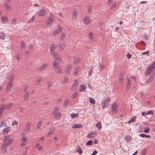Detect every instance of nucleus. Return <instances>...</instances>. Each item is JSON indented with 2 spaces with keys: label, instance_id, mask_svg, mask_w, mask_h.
Returning <instances> with one entry per match:
<instances>
[{
  "label": "nucleus",
  "instance_id": "44",
  "mask_svg": "<svg viewBox=\"0 0 155 155\" xmlns=\"http://www.w3.org/2000/svg\"><path fill=\"white\" fill-rule=\"evenodd\" d=\"M154 75V74H153L150 76L148 80V81L149 82H151L153 80V77Z\"/></svg>",
  "mask_w": 155,
  "mask_h": 155
},
{
  "label": "nucleus",
  "instance_id": "36",
  "mask_svg": "<svg viewBox=\"0 0 155 155\" xmlns=\"http://www.w3.org/2000/svg\"><path fill=\"white\" fill-rule=\"evenodd\" d=\"M4 5L5 8L7 10H11L12 8L9 5L5 3H4Z\"/></svg>",
  "mask_w": 155,
  "mask_h": 155
},
{
  "label": "nucleus",
  "instance_id": "2",
  "mask_svg": "<svg viewBox=\"0 0 155 155\" xmlns=\"http://www.w3.org/2000/svg\"><path fill=\"white\" fill-rule=\"evenodd\" d=\"M12 141L13 139L11 138L10 135L5 136L4 137L3 143L5 145L8 146L12 143Z\"/></svg>",
  "mask_w": 155,
  "mask_h": 155
},
{
  "label": "nucleus",
  "instance_id": "40",
  "mask_svg": "<svg viewBox=\"0 0 155 155\" xmlns=\"http://www.w3.org/2000/svg\"><path fill=\"white\" fill-rule=\"evenodd\" d=\"M25 94L23 97V98L24 100H26L28 98V97L29 96V94L28 93H25Z\"/></svg>",
  "mask_w": 155,
  "mask_h": 155
},
{
  "label": "nucleus",
  "instance_id": "4",
  "mask_svg": "<svg viewBox=\"0 0 155 155\" xmlns=\"http://www.w3.org/2000/svg\"><path fill=\"white\" fill-rule=\"evenodd\" d=\"M54 17L52 14L50 13L48 19L47 20L46 23L48 26L51 27V26L52 21L54 20Z\"/></svg>",
  "mask_w": 155,
  "mask_h": 155
},
{
  "label": "nucleus",
  "instance_id": "33",
  "mask_svg": "<svg viewBox=\"0 0 155 155\" xmlns=\"http://www.w3.org/2000/svg\"><path fill=\"white\" fill-rule=\"evenodd\" d=\"M57 47V45H54L53 44L52 45H51L50 46V50L51 51H53L54 50L55 48Z\"/></svg>",
  "mask_w": 155,
  "mask_h": 155
},
{
  "label": "nucleus",
  "instance_id": "48",
  "mask_svg": "<svg viewBox=\"0 0 155 155\" xmlns=\"http://www.w3.org/2000/svg\"><path fill=\"white\" fill-rule=\"evenodd\" d=\"M92 141L91 140L88 141L86 143L87 145H91L92 144Z\"/></svg>",
  "mask_w": 155,
  "mask_h": 155
},
{
  "label": "nucleus",
  "instance_id": "35",
  "mask_svg": "<svg viewBox=\"0 0 155 155\" xmlns=\"http://www.w3.org/2000/svg\"><path fill=\"white\" fill-rule=\"evenodd\" d=\"M76 151L78 152L79 153L81 154L82 153V151L81 147L78 146L77 148Z\"/></svg>",
  "mask_w": 155,
  "mask_h": 155
},
{
  "label": "nucleus",
  "instance_id": "49",
  "mask_svg": "<svg viewBox=\"0 0 155 155\" xmlns=\"http://www.w3.org/2000/svg\"><path fill=\"white\" fill-rule=\"evenodd\" d=\"M69 101L68 100H65L64 101V104H63V106L64 107H66L68 105Z\"/></svg>",
  "mask_w": 155,
  "mask_h": 155
},
{
  "label": "nucleus",
  "instance_id": "6",
  "mask_svg": "<svg viewBox=\"0 0 155 155\" xmlns=\"http://www.w3.org/2000/svg\"><path fill=\"white\" fill-rule=\"evenodd\" d=\"M110 103V98H107L102 103L101 105L102 108L104 109L105 108H107L109 105Z\"/></svg>",
  "mask_w": 155,
  "mask_h": 155
},
{
  "label": "nucleus",
  "instance_id": "58",
  "mask_svg": "<svg viewBox=\"0 0 155 155\" xmlns=\"http://www.w3.org/2000/svg\"><path fill=\"white\" fill-rule=\"evenodd\" d=\"M126 56H127V58L129 59L131 58L132 56L131 54L128 53H127V54L126 55Z\"/></svg>",
  "mask_w": 155,
  "mask_h": 155
},
{
  "label": "nucleus",
  "instance_id": "62",
  "mask_svg": "<svg viewBox=\"0 0 155 155\" xmlns=\"http://www.w3.org/2000/svg\"><path fill=\"white\" fill-rule=\"evenodd\" d=\"M65 35L64 34H62L61 38V39H63L65 37Z\"/></svg>",
  "mask_w": 155,
  "mask_h": 155
},
{
  "label": "nucleus",
  "instance_id": "45",
  "mask_svg": "<svg viewBox=\"0 0 155 155\" xmlns=\"http://www.w3.org/2000/svg\"><path fill=\"white\" fill-rule=\"evenodd\" d=\"M52 83L51 82H47V86L48 89L51 88V87L52 86Z\"/></svg>",
  "mask_w": 155,
  "mask_h": 155
},
{
  "label": "nucleus",
  "instance_id": "13",
  "mask_svg": "<svg viewBox=\"0 0 155 155\" xmlns=\"http://www.w3.org/2000/svg\"><path fill=\"white\" fill-rule=\"evenodd\" d=\"M97 134L95 132H91L90 133H89L87 137L90 138H94L96 137Z\"/></svg>",
  "mask_w": 155,
  "mask_h": 155
},
{
  "label": "nucleus",
  "instance_id": "43",
  "mask_svg": "<svg viewBox=\"0 0 155 155\" xmlns=\"http://www.w3.org/2000/svg\"><path fill=\"white\" fill-rule=\"evenodd\" d=\"M93 33L92 32H90L89 35V40H91V41L93 40L92 39L93 37Z\"/></svg>",
  "mask_w": 155,
  "mask_h": 155
},
{
  "label": "nucleus",
  "instance_id": "59",
  "mask_svg": "<svg viewBox=\"0 0 155 155\" xmlns=\"http://www.w3.org/2000/svg\"><path fill=\"white\" fill-rule=\"evenodd\" d=\"M35 18V17L34 16H33L32 18H31V19L30 20V21H28V22H30V21H33L34 19Z\"/></svg>",
  "mask_w": 155,
  "mask_h": 155
},
{
  "label": "nucleus",
  "instance_id": "28",
  "mask_svg": "<svg viewBox=\"0 0 155 155\" xmlns=\"http://www.w3.org/2000/svg\"><path fill=\"white\" fill-rule=\"evenodd\" d=\"M12 85L11 84H9L6 87V90L7 91H9L11 89Z\"/></svg>",
  "mask_w": 155,
  "mask_h": 155
},
{
  "label": "nucleus",
  "instance_id": "46",
  "mask_svg": "<svg viewBox=\"0 0 155 155\" xmlns=\"http://www.w3.org/2000/svg\"><path fill=\"white\" fill-rule=\"evenodd\" d=\"M150 129L149 127H144V133H147L149 132Z\"/></svg>",
  "mask_w": 155,
  "mask_h": 155
},
{
  "label": "nucleus",
  "instance_id": "18",
  "mask_svg": "<svg viewBox=\"0 0 155 155\" xmlns=\"http://www.w3.org/2000/svg\"><path fill=\"white\" fill-rule=\"evenodd\" d=\"M47 64H43L41 66V67L38 69L39 71H42L46 69L47 67Z\"/></svg>",
  "mask_w": 155,
  "mask_h": 155
},
{
  "label": "nucleus",
  "instance_id": "15",
  "mask_svg": "<svg viewBox=\"0 0 155 155\" xmlns=\"http://www.w3.org/2000/svg\"><path fill=\"white\" fill-rule=\"evenodd\" d=\"M73 63L74 64L76 65L78 62H80V60L78 58H77L76 57H74L73 58Z\"/></svg>",
  "mask_w": 155,
  "mask_h": 155
},
{
  "label": "nucleus",
  "instance_id": "30",
  "mask_svg": "<svg viewBox=\"0 0 155 155\" xmlns=\"http://www.w3.org/2000/svg\"><path fill=\"white\" fill-rule=\"evenodd\" d=\"M30 124L29 123H28L25 126V130L27 131H29L30 130Z\"/></svg>",
  "mask_w": 155,
  "mask_h": 155
},
{
  "label": "nucleus",
  "instance_id": "41",
  "mask_svg": "<svg viewBox=\"0 0 155 155\" xmlns=\"http://www.w3.org/2000/svg\"><path fill=\"white\" fill-rule=\"evenodd\" d=\"M123 82V77L121 75L119 77V82L120 84H122Z\"/></svg>",
  "mask_w": 155,
  "mask_h": 155
},
{
  "label": "nucleus",
  "instance_id": "16",
  "mask_svg": "<svg viewBox=\"0 0 155 155\" xmlns=\"http://www.w3.org/2000/svg\"><path fill=\"white\" fill-rule=\"evenodd\" d=\"M83 127V125L80 124H75L73 126H72V127L74 129L77 128H82Z\"/></svg>",
  "mask_w": 155,
  "mask_h": 155
},
{
  "label": "nucleus",
  "instance_id": "34",
  "mask_svg": "<svg viewBox=\"0 0 155 155\" xmlns=\"http://www.w3.org/2000/svg\"><path fill=\"white\" fill-rule=\"evenodd\" d=\"M65 46V43H61V44H60V47L59 48V51H62L63 49H64V47Z\"/></svg>",
  "mask_w": 155,
  "mask_h": 155
},
{
  "label": "nucleus",
  "instance_id": "11",
  "mask_svg": "<svg viewBox=\"0 0 155 155\" xmlns=\"http://www.w3.org/2000/svg\"><path fill=\"white\" fill-rule=\"evenodd\" d=\"M46 11L44 9H41L38 12V15L41 16H44L46 14Z\"/></svg>",
  "mask_w": 155,
  "mask_h": 155
},
{
  "label": "nucleus",
  "instance_id": "63",
  "mask_svg": "<svg viewBox=\"0 0 155 155\" xmlns=\"http://www.w3.org/2000/svg\"><path fill=\"white\" fill-rule=\"evenodd\" d=\"M16 58L17 60H19L20 58V54H18L16 57Z\"/></svg>",
  "mask_w": 155,
  "mask_h": 155
},
{
  "label": "nucleus",
  "instance_id": "39",
  "mask_svg": "<svg viewBox=\"0 0 155 155\" xmlns=\"http://www.w3.org/2000/svg\"><path fill=\"white\" fill-rule=\"evenodd\" d=\"M5 109L4 107H0V117H1L3 114V111Z\"/></svg>",
  "mask_w": 155,
  "mask_h": 155
},
{
  "label": "nucleus",
  "instance_id": "32",
  "mask_svg": "<svg viewBox=\"0 0 155 155\" xmlns=\"http://www.w3.org/2000/svg\"><path fill=\"white\" fill-rule=\"evenodd\" d=\"M139 136L142 137H146L149 138L150 137V135H147L145 134H140Z\"/></svg>",
  "mask_w": 155,
  "mask_h": 155
},
{
  "label": "nucleus",
  "instance_id": "64",
  "mask_svg": "<svg viewBox=\"0 0 155 155\" xmlns=\"http://www.w3.org/2000/svg\"><path fill=\"white\" fill-rule=\"evenodd\" d=\"M113 0H109L108 1L107 3L109 4V5L112 3Z\"/></svg>",
  "mask_w": 155,
  "mask_h": 155
},
{
  "label": "nucleus",
  "instance_id": "21",
  "mask_svg": "<svg viewBox=\"0 0 155 155\" xmlns=\"http://www.w3.org/2000/svg\"><path fill=\"white\" fill-rule=\"evenodd\" d=\"M124 139L127 142L130 141L132 140V137L130 135H127L124 137Z\"/></svg>",
  "mask_w": 155,
  "mask_h": 155
},
{
  "label": "nucleus",
  "instance_id": "60",
  "mask_svg": "<svg viewBox=\"0 0 155 155\" xmlns=\"http://www.w3.org/2000/svg\"><path fill=\"white\" fill-rule=\"evenodd\" d=\"M97 153V151L94 150L93 151V153L91 154V155H95Z\"/></svg>",
  "mask_w": 155,
  "mask_h": 155
},
{
  "label": "nucleus",
  "instance_id": "26",
  "mask_svg": "<svg viewBox=\"0 0 155 155\" xmlns=\"http://www.w3.org/2000/svg\"><path fill=\"white\" fill-rule=\"evenodd\" d=\"M79 68L78 67H77L75 68L73 73L74 75H77L78 74L79 71Z\"/></svg>",
  "mask_w": 155,
  "mask_h": 155
},
{
  "label": "nucleus",
  "instance_id": "23",
  "mask_svg": "<svg viewBox=\"0 0 155 155\" xmlns=\"http://www.w3.org/2000/svg\"><path fill=\"white\" fill-rule=\"evenodd\" d=\"M55 130V128L54 127L52 126L51 127H50V129L49 130V131L48 133V135H49L51 134H52L54 132Z\"/></svg>",
  "mask_w": 155,
  "mask_h": 155
},
{
  "label": "nucleus",
  "instance_id": "51",
  "mask_svg": "<svg viewBox=\"0 0 155 155\" xmlns=\"http://www.w3.org/2000/svg\"><path fill=\"white\" fill-rule=\"evenodd\" d=\"M24 88L23 89V92L25 93H26V91L28 88V86L26 85H24Z\"/></svg>",
  "mask_w": 155,
  "mask_h": 155
},
{
  "label": "nucleus",
  "instance_id": "27",
  "mask_svg": "<svg viewBox=\"0 0 155 155\" xmlns=\"http://www.w3.org/2000/svg\"><path fill=\"white\" fill-rule=\"evenodd\" d=\"M9 130H10V128H9L8 127L7 128H5L2 131V132H3V134H5L8 133V132H9Z\"/></svg>",
  "mask_w": 155,
  "mask_h": 155
},
{
  "label": "nucleus",
  "instance_id": "25",
  "mask_svg": "<svg viewBox=\"0 0 155 155\" xmlns=\"http://www.w3.org/2000/svg\"><path fill=\"white\" fill-rule=\"evenodd\" d=\"M71 118H77L79 117V114H71L70 115Z\"/></svg>",
  "mask_w": 155,
  "mask_h": 155
},
{
  "label": "nucleus",
  "instance_id": "24",
  "mask_svg": "<svg viewBox=\"0 0 155 155\" xmlns=\"http://www.w3.org/2000/svg\"><path fill=\"white\" fill-rule=\"evenodd\" d=\"M21 49L22 50H25V41H22L21 45Z\"/></svg>",
  "mask_w": 155,
  "mask_h": 155
},
{
  "label": "nucleus",
  "instance_id": "53",
  "mask_svg": "<svg viewBox=\"0 0 155 155\" xmlns=\"http://www.w3.org/2000/svg\"><path fill=\"white\" fill-rule=\"evenodd\" d=\"M42 122L41 121H39L37 124V127L39 128L41 126Z\"/></svg>",
  "mask_w": 155,
  "mask_h": 155
},
{
  "label": "nucleus",
  "instance_id": "7",
  "mask_svg": "<svg viewBox=\"0 0 155 155\" xmlns=\"http://www.w3.org/2000/svg\"><path fill=\"white\" fill-rule=\"evenodd\" d=\"M112 112L113 113H116L118 111L117 106L115 103H113L111 105Z\"/></svg>",
  "mask_w": 155,
  "mask_h": 155
},
{
  "label": "nucleus",
  "instance_id": "10",
  "mask_svg": "<svg viewBox=\"0 0 155 155\" xmlns=\"http://www.w3.org/2000/svg\"><path fill=\"white\" fill-rule=\"evenodd\" d=\"M72 69V66L69 65H68L66 68L65 71V72L68 74H69Z\"/></svg>",
  "mask_w": 155,
  "mask_h": 155
},
{
  "label": "nucleus",
  "instance_id": "5",
  "mask_svg": "<svg viewBox=\"0 0 155 155\" xmlns=\"http://www.w3.org/2000/svg\"><path fill=\"white\" fill-rule=\"evenodd\" d=\"M155 68L154 66L152 65H149L147 67V70H146L145 74L146 76L150 75Z\"/></svg>",
  "mask_w": 155,
  "mask_h": 155
},
{
  "label": "nucleus",
  "instance_id": "19",
  "mask_svg": "<svg viewBox=\"0 0 155 155\" xmlns=\"http://www.w3.org/2000/svg\"><path fill=\"white\" fill-rule=\"evenodd\" d=\"M8 146L5 145V144L3 143V144L2 145V151L3 152L6 153L7 152V148L8 147Z\"/></svg>",
  "mask_w": 155,
  "mask_h": 155
},
{
  "label": "nucleus",
  "instance_id": "38",
  "mask_svg": "<svg viewBox=\"0 0 155 155\" xmlns=\"http://www.w3.org/2000/svg\"><path fill=\"white\" fill-rule=\"evenodd\" d=\"M68 78L67 77H65L64 78V80L63 81V84H65L68 82Z\"/></svg>",
  "mask_w": 155,
  "mask_h": 155
},
{
  "label": "nucleus",
  "instance_id": "1",
  "mask_svg": "<svg viewBox=\"0 0 155 155\" xmlns=\"http://www.w3.org/2000/svg\"><path fill=\"white\" fill-rule=\"evenodd\" d=\"M51 55L55 59L53 62V68L55 71L59 73H61L59 66L60 65L59 62H61V59L59 55L56 52H53L51 53Z\"/></svg>",
  "mask_w": 155,
  "mask_h": 155
},
{
  "label": "nucleus",
  "instance_id": "50",
  "mask_svg": "<svg viewBox=\"0 0 155 155\" xmlns=\"http://www.w3.org/2000/svg\"><path fill=\"white\" fill-rule=\"evenodd\" d=\"M153 114V111L152 110H149L146 112L147 114Z\"/></svg>",
  "mask_w": 155,
  "mask_h": 155
},
{
  "label": "nucleus",
  "instance_id": "42",
  "mask_svg": "<svg viewBox=\"0 0 155 155\" xmlns=\"http://www.w3.org/2000/svg\"><path fill=\"white\" fill-rule=\"evenodd\" d=\"M90 103L92 104H94L95 103V101L94 99L91 97H89Z\"/></svg>",
  "mask_w": 155,
  "mask_h": 155
},
{
  "label": "nucleus",
  "instance_id": "56",
  "mask_svg": "<svg viewBox=\"0 0 155 155\" xmlns=\"http://www.w3.org/2000/svg\"><path fill=\"white\" fill-rule=\"evenodd\" d=\"M87 11L88 12H91V5H89L88 8H87Z\"/></svg>",
  "mask_w": 155,
  "mask_h": 155
},
{
  "label": "nucleus",
  "instance_id": "22",
  "mask_svg": "<svg viewBox=\"0 0 155 155\" xmlns=\"http://www.w3.org/2000/svg\"><path fill=\"white\" fill-rule=\"evenodd\" d=\"M78 12L76 10H74L72 14V18L73 19H75L77 17Z\"/></svg>",
  "mask_w": 155,
  "mask_h": 155
},
{
  "label": "nucleus",
  "instance_id": "55",
  "mask_svg": "<svg viewBox=\"0 0 155 155\" xmlns=\"http://www.w3.org/2000/svg\"><path fill=\"white\" fill-rule=\"evenodd\" d=\"M136 116L133 117L132 119H131V120L132 122H134L136 121Z\"/></svg>",
  "mask_w": 155,
  "mask_h": 155
},
{
  "label": "nucleus",
  "instance_id": "37",
  "mask_svg": "<svg viewBox=\"0 0 155 155\" xmlns=\"http://www.w3.org/2000/svg\"><path fill=\"white\" fill-rule=\"evenodd\" d=\"M12 106V104L11 103L9 104L6 105V106H4L5 109H9L11 108Z\"/></svg>",
  "mask_w": 155,
  "mask_h": 155
},
{
  "label": "nucleus",
  "instance_id": "31",
  "mask_svg": "<svg viewBox=\"0 0 155 155\" xmlns=\"http://www.w3.org/2000/svg\"><path fill=\"white\" fill-rule=\"evenodd\" d=\"M5 34L2 32H0V39L4 40L5 39Z\"/></svg>",
  "mask_w": 155,
  "mask_h": 155
},
{
  "label": "nucleus",
  "instance_id": "3",
  "mask_svg": "<svg viewBox=\"0 0 155 155\" xmlns=\"http://www.w3.org/2000/svg\"><path fill=\"white\" fill-rule=\"evenodd\" d=\"M59 108L58 107H56L52 112V114L54 115V118L58 120L61 117V114L59 112Z\"/></svg>",
  "mask_w": 155,
  "mask_h": 155
},
{
  "label": "nucleus",
  "instance_id": "17",
  "mask_svg": "<svg viewBox=\"0 0 155 155\" xmlns=\"http://www.w3.org/2000/svg\"><path fill=\"white\" fill-rule=\"evenodd\" d=\"M131 81L130 79H127L126 88L127 90H129L131 85Z\"/></svg>",
  "mask_w": 155,
  "mask_h": 155
},
{
  "label": "nucleus",
  "instance_id": "54",
  "mask_svg": "<svg viewBox=\"0 0 155 155\" xmlns=\"http://www.w3.org/2000/svg\"><path fill=\"white\" fill-rule=\"evenodd\" d=\"M18 124V122L15 120H14L13 122L12 123V126H14L15 125H17Z\"/></svg>",
  "mask_w": 155,
  "mask_h": 155
},
{
  "label": "nucleus",
  "instance_id": "47",
  "mask_svg": "<svg viewBox=\"0 0 155 155\" xmlns=\"http://www.w3.org/2000/svg\"><path fill=\"white\" fill-rule=\"evenodd\" d=\"M41 78L39 77V78L36 81V83H37V84H40L41 80Z\"/></svg>",
  "mask_w": 155,
  "mask_h": 155
},
{
  "label": "nucleus",
  "instance_id": "14",
  "mask_svg": "<svg viewBox=\"0 0 155 155\" xmlns=\"http://www.w3.org/2000/svg\"><path fill=\"white\" fill-rule=\"evenodd\" d=\"M21 146H24L26 144V137H23L21 138Z\"/></svg>",
  "mask_w": 155,
  "mask_h": 155
},
{
  "label": "nucleus",
  "instance_id": "61",
  "mask_svg": "<svg viewBox=\"0 0 155 155\" xmlns=\"http://www.w3.org/2000/svg\"><path fill=\"white\" fill-rule=\"evenodd\" d=\"M43 149V147L42 146H40L38 148V150L39 151H41Z\"/></svg>",
  "mask_w": 155,
  "mask_h": 155
},
{
  "label": "nucleus",
  "instance_id": "20",
  "mask_svg": "<svg viewBox=\"0 0 155 155\" xmlns=\"http://www.w3.org/2000/svg\"><path fill=\"white\" fill-rule=\"evenodd\" d=\"M86 88V87L84 85H81L80 86V87L79 88V91L80 92H81L82 91L85 92V91L84 89Z\"/></svg>",
  "mask_w": 155,
  "mask_h": 155
},
{
  "label": "nucleus",
  "instance_id": "52",
  "mask_svg": "<svg viewBox=\"0 0 155 155\" xmlns=\"http://www.w3.org/2000/svg\"><path fill=\"white\" fill-rule=\"evenodd\" d=\"M2 21L3 22H6L7 21V19L6 18L3 17L2 18Z\"/></svg>",
  "mask_w": 155,
  "mask_h": 155
},
{
  "label": "nucleus",
  "instance_id": "29",
  "mask_svg": "<svg viewBox=\"0 0 155 155\" xmlns=\"http://www.w3.org/2000/svg\"><path fill=\"white\" fill-rule=\"evenodd\" d=\"M96 126L98 128V130L101 129L102 127V125L101 122H99L98 123L96 124Z\"/></svg>",
  "mask_w": 155,
  "mask_h": 155
},
{
  "label": "nucleus",
  "instance_id": "12",
  "mask_svg": "<svg viewBox=\"0 0 155 155\" xmlns=\"http://www.w3.org/2000/svg\"><path fill=\"white\" fill-rule=\"evenodd\" d=\"M78 84V81L77 80H76L74 83L72 85V86H71V90H75L76 88L77 87Z\"/></svg>",
  "mask_w": 155,
  "mask_h": 155
},
{
  "label": "nucleus",
  "instance_id": "8",
  "mask_svg": "<svg viewBox=\"0 0 155 155\" xmlns=\"http://www.w3.org/2000/svg\"><path fill=\"white\" fill-rule=\"evenodd\" d=\"M91 20L88 16H85L83 19V22L85 25H87L91 22Z\"/></svg>",
  "mask_w": 155,
  "mask_h": 155
},
{
  "label": "nucleus",
  "instance_id": "9",
  "mask_svg": "<svg viewBox=\"0 0 155 155\" xmlns=\"http://www.w3.org/2000/svg\"><path fill=\"white\" fill-rule=\"evenodd\" d=\"M63 29L61 28V26L60 25H58V27L57 29L54 31L53 33V34L55 35L56 36V35H58L59 33L61 32Z\"/></svg>",
  "mask_w": 155,
  "mask_h": 155
},
{
  "label": "nucleus",
  "instance_id": "57",
  "mask_svg": "<svg viewBox=\"0 0 155 155\" xmlns=\"http://www.w3.org/2000/svg\"><path fill=\"white\" fill-rule=\"evenodd\" d=\"M145 54H147V55L148 56L149 54V51H147L146 52H143L141 53V54L143 55H144Z\"/></svg>",
  "mask_w": 155,
  "mask_h": 155
}]
</instances>
